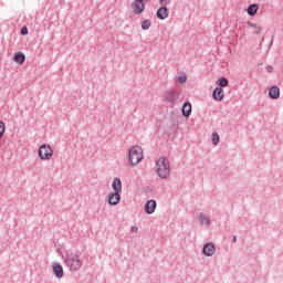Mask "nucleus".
<instances>
[{
  "label": "nucleus",
  "mask_w": 283,
  "mask_h": 283,
  "mask_svg": "<svg viewBox=\"0 0 283 283\" xmlns=\"http://www.w3.org/2000/svg\"><path fill=\"white\" fill-rule=\"evenodd\" d=\"M155 171L161 180H167L171 176V163L167 157H159L155 161Z\"/></svg>",
  "instance_id": "f257e3e1"
},
{
  "label": "nucleus",
  "mask_w": 283,
  "mask_h": 283,
  "mask_svg": "<svg viewBox=\"0 0 283 283\" xmlns=\"http://www.w3.org/2000/svg\"><path fill=\"white\" fill-rule=\"evenodd\" d=\"M64 262L70 271H81L83 268V261L78 254H66Z\"/></svg>",
  "instance_id": "f03ea898"
},
{
  "label": "nucleus",
  "mask_w": 283,
  "mask_h": 283,
  "mask_svg": "<svg viewBox=\"0 0 283 283\" xmlns=\"http://www.w3.org/2000/svg\"><path fill=\"white\" fill-rule=\"evenodd\" d=\"M129 163L132 167H136L139 163H143L145 155L143 154V148L140 146H133L128 153Z\"/></svg>",
  "instance_id": "7ed1b4c3"
},
{
  "label": "nucleus",
  "mask_w": 283,
  "mask_h": 283,
  "mask_svg": "<svg viewBox=\"0 0 283 283\" xmlns=\"http://www.w3.org/2000/svg\"><path fill=\"white\" fill-rule=\"evenodd\" d=\"M38 154L41 160H51L54 154V150L50 145L43 144L42 146H40Z\"/></svg>",
  "instance_id": "20e7f679"
},
{
  "label": "nucleus",
  "mask_w": 283,
  "mask_h": 283,
  "mask_svg": "<svg viewBox=\"0 0 283 283\" xmlns=\"http://www.w3.org/2000/svg\"><path fill=\"white\" fill-rule=\"evenodd\" d=\"M178 98H180V93L178 91H166L163 95V101L170 105H174Z\"/></svg>",
  "instance_id": "39448f33"
},
{
  "label": "nucleus",
  "mask_w": 283,
  "mask_h": 283,
  "mask_svg": "<svg viewBox=\"0 0 283 283\" xmlns=\"http://www.w3.org/2000/svg\"><path fill=\"white\" fill-rule=\"evenodd\" d=\"M130 6L135 14H143L145 12V0H135Z\"/></svg>",
  "instance_id": "423d86ee"
},
{
  "label": "nucleus",
  "mask_w": 283,
  "mask_h": 283,
  "mask_svg": "<svg viewBox=\"0 0 283 283\" xmlns=\"http://www.w3.org/2000/svg\"><path fill=\"white\" fill-rule=\"evenodd\" d=\"M202 253L207 258H211L216 253V245L213 243H211V242L206 243L203 245Z\"/></svg>",
  "instance_id": "0eeeda50"
},
{
  "label": "nucleus",
  "mask_w": 283,
  "mask_h": 283,
  "mask_svg": "<svg viewBox=\"0 0 283 283\" xmlns=\"http://www.w3.org/2000/svg\"><path fill=\"white\" fill-rule=\"evenodd\" d=\"M120 202V192H109L108 195V205L111 207H116Z\"/></svg>",
  "instance_id": "6e6552de"
},
{
  "label": "nucleus",
  "mask_w": 283,
  "mask_h": 283,
  "mask_svg": "<svg viewBox=\"0 0 283 283\" xmlns=\"http://www.w3.org/2000/svg\"><path fill=\"white\" fill-rule=\"evenodd\" d=\"M112 188L115 193H123V181L120 178L115 177L113 179Z\"/></svg>",
  "instance_id": "1a4fd4ad"
},
{
  "label": "nucleus",
  "mask_w": 283,
  "mask_h": 283,
  "mask_svg": "<svg viewBox=\"0 0 283 283\" xmlns=\"http://www.w3.org/2000/svg\"><path fill=\"white\" fill-rule=\"evenodd\" d=\"M156 207H158V205L156 203V200H154V199L148 200L145 205L146 213L151 216V213H154L156 211Z\"/></svg>",
  "instance_id": "9d476101"
},
{
  "label": "nucleus",
  "mask_w": 283,
  "mask_h": 283,
  "mask_svg": "<svg viewBox=\"0 0 283 283\" xmlns=\"http://www.w3.org/2000/svg\"><path fill=\"white\" fill-rule=\"evenodd\" d=\"M157 19L165 21L169 17V9L167 7H160L156 13Z\"/></svg>",
  "instance_id": "9b49d317"
},
{
  "label": "nucleus",
  "mask_w": 283,
  "mask_h": 283,
  "mask_svg": "<svg viewBox=\"0 0 283 283\" xmlns=\"http://www.w3.org/2000/svg\"><path fill=\"white\" fill-rule=\"evenodd\" d=\"M212 97L214 101H223L224 99V90L221 87H216L212 92Z\"/></svg>",
  "instance_id": "f8f14e48"
},
{
  "label": "nucleus",
  "mask_w": 283,
  "mask_h": 283,
  "mask_svg": "<svg viewBox=\"0 0 283 283\" xmlns=\"http://www.w3.org/2000/svg\"><path fill=\"white\" fill-rule=\"evenodd\" d=\"M52 269L55 277L61 280V277H63V265H61L60 263H53Z\"/></svg>",
  "instance_id": "ddd939ff"
},
{
  "label": "nucleus",
  "mask_w": 283,
  "mask_h": 283,
  "mask_svg": "<svg viewBox=\"0 0 283 283\" xmlns=\"http://www.w3.org/2000/svg\"><path fill=\"white\" fill-rule=\"evenodd\" d=\"M258 10H260V4L254 3L248 7L247 12L249 17H255V14H258Z\"/></svg>",
  "instance_id": "4468645a"
},
{
  "label": "nucleus",
  "mask_w": 283,
  "mask_h": 283,
  "mask_svg": "<svg viewBox=\"0 0 283 283\" xmlns=\"http://www.w3.org/2000/svg\"><path fill=\"white\" fill-rule=\"evenodd\" d=\"M181 112L186 118H189L191 116V104L189 102H185Z\"/></svg>",
  "instance_id": "2eb2a0df"
},
{
  "label": "nucleus",
  "mask_w": 283,
  "mask_h": 283,
  "mask_svg": "<svg viewBox=\"0 0 283 283\" xmlns=\"http://www.w3.org/2000/svg\"><path fill=\"white\" fill-rule=\"evenodd\" d=\"M269 96L273 99L280 98V87L276 85L272 86L269 91Z\"/></svg>",
  "instance_id": "dca6fc26"
},
{
  "label": "nucleus",
  "mask_w": 283,
  "mask_h": 283,
  "mask_svg": "<svg viewBox=\"0 0 283 283\" xmlns=\"http://www.w3.org/2000/svg\"><path fill=\"white\" fill-rule=\"evenodd\" d=\"M13 59L15 63H19L20 65H23L25 63V54L21 52L15 53Z\"/></svg>",
  "instance_id": "f3484780"
},
{
  "label": "nucleus",
  "mask_w": 283,
  "mask_h": 283,
  "mask_svg": "<svg viewBox=\"0 0 283 283\" xmlns=\"http://www.w3.org/2000/svg\"><path fill=\"white\" fill-rule=\"evenodd\" d=\"M200 224H211V219L208 218L205 213H199L198 216Z\"/></svg>",
  "instance_id": "a211bd4d"
},
{
  "label": "nucleus",
  "mask_w": 283,
  "mask_h": 283,
  "mask_svg": "<svg viewBox=\"0 0 283 283\" xmlns=\"http://www.w3.org/2000/svg\"><path fill=\"white\" fill-rule=\"evenodd\" d=\"M216 84L221 88L229 87V80H227V77H220L216 81Z\"/></svg>",
  "instance_id": "6ab92c4d"
},
{
  "label": "nucleus",
  "mask_w": 283,
  "mask_h": 283,
  "mask_svg": "<svg viewBox=\"0 0 283 283\" xmlns=\"http://www.w3.org/2000/svg\"><path fill=\"white\" fill-rule=\"evenodd\" d=\"M220 143V135L214 132L212 133V145H218Z\"/></svg>",
  "instance_id": "aec40b11"
},
{
  "label": "nucleus",
  "mask_w": 283,
  "mask_h": 283,
  "mask_svg": "<svg viewBox=\"0 0 283 283\" xmlns=\"http://www.w3.org/2000/svg\"><path fill=\"white\" fill-rule=\"evenodd\" d=\"M151 28V22L149 20H144L142 22V30H149Z\"/></svg>",
  "instance_id": "412c9836"
},
{
  "label": "nucleus",
  "mask_w": 283,
  "mask_h": 283,
  "mask_svg": "<svg viewBox=\"0 0 283 283\" xmlns=\"http://www.w3.org/2000/svg\"><path fill=\"white\" fill-rule=\"evenodd\" d=\"M176 83H179L180 85L187 83V75H180L176 78Z\"/></svg>",
  "instance_id": "4be33fe9"
},
{
  "label": "nucleus",
  "mask_w": 283,
  "mask_h": 283,
  "mask_svg": "<svg viewBox=\"0 0 283 283\" xmlns=\"http://www.w3.org/2000/svg\"><path fill=\"white\" fill-rule=\"evenodd\" d=\"M3 134H6V123L0 120V138H3Z\"/></svg>",
  "instance_id": "5701e85b"
},
{
  "label": "nucleus",
  "mask_w": 283,
  "mask_h": 283,
  "mask_svg": "<svg viewBox=\"0 0 283 283\" xmlns=\"http://www.w3.org/2000/svg\"><path fill=\"white\" fill-rule=\"evenodd\" d=\"M159 3L161 7H167L169 3H171V0H159Z\"/></svg>",
  "instance_id": "b1692460"
},
{
  "label": "nucleus",
  "mask_w": 283,
  "mask_h": 283,
  "mask_svg": "<svg viewBox=\"0 0 283 283\" xmlns=\"http://www.w3.org/2000/svg\"><path fill=\"white\" fill-rule=\"evenodd\" d=\"M21 34H22V36H25V34H28V28H22L21 29Z\"/></svg>",
  "instance_id": "393cba45"
},
{
  "label": "nucleus",
  "mask_w": 283,
  "mask_h": 283,
  "mask_svg": "<svg viewBox=\"0 0 283 283\" xmlns=\"http://www.w3.org/2000/svg\"><path fill=\"white\" fill-rule=\"evenodd\" d=\"M130 231H132V233H138V227L133 226V227L130 228Z\"/></svg>",
  "instance_id": "a878e982"
},
{
  "label": "nucleus",
  "mask_w": 283,
  "mask_h": 283,
  "mask_svg": "<svg viewBox=\"0 0 283 283\" xmlns=\"http://www.w3.org/2000/svg\"><path fill=\"white\" fill-rule=\"evenodd\" d=\"M260 32H262V27H256L254 34H260Z\"/></svg>",
  "instance_id": "bb28decb"
},
{
  "label": "nucleus",
  "mask_w": 283,
  "mask_h": 283,
  "mask_svg": "<svg viewBox=\"0 0 283 283\" xmlns=\"http://www.w3.org/2000/svg\"><path fill=\"white\" fill-rule=\"evenodd\" d=\"M266 72H269V74H272V72H273V65L266 66Z\"/></svg>",
  "instance_id": "cd10ccee"
},
{
  "label": "nucleus",
  "mask_w": 283,
  "mask_h": 283,
  "mask_svg": "<svg viewBox=\"0 0 283 283\" xmlns=\"http://www.w3.org/2000/svg\"><path fill=\"white\" fill-rule=\"evenodd\" d=\"M249 28H258V25L253 22H248Z\"/></svg>",
  "instance_id": "c85d7f7f"
},
{
  "label": "nucleus",
  "mask_w": 283,
  "mask_h": 283,
  "mask_svg": "<svg viewBox=\"0 0 283 283\" xmlns=\"http://www.w3.org/2000/svg\"><path fill=\"white\" fill-rule=\"evenodd\" d=\"M273 39H275L274 35H272V39H271V41H270V43H269V48H271V46L273 45Z\"/></svg>",
  "instance_id": "c756f323"
},
{
  "label": "nucleus",
  "mask_w": 283,
  "mask_h": 283,
  "mask_svg": "<svg viewBox=\"0 0 283 283\" xmlns=\"http://www.w3.org/2000/svg\"><path fill=\"white\" fill-rule=\"evenodd\" d=\"M232 242H233V244H235V242H238V237L237 235H233Z\"/></svg>",
  "instance_id": "7c9ffc66"
}]
</instances>
